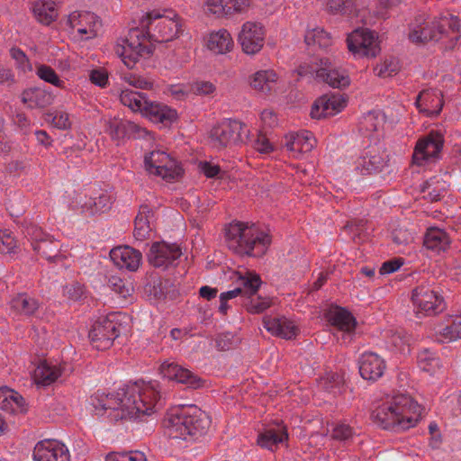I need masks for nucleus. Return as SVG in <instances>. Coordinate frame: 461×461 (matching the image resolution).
Returning <instances> with one entry per match:
<instances>
[{
  "label": "nucleus",
  "mask_w": 461,
  "mask_h": 461,
  "mask_svg": "<svg viewBox=\"0 0 461 461\" xmlns=\"http://www.w3.org/2000/svg\"><path fill=\"white\" fill-rule=\"evenodd\" d=\"M123 81L129 86L140 89H149L152 86V83L146 80L144 77L134 74H129L122 77Z\"/></svg>",
  "instance_id": "62"
},
{
  "label": "nucleus",
  "mask_w": 461,
  "mask_h": 461,
  "mask_svg": "<svg viewBox=\"0 0 461 461\" xmlns=\"http://www.w3.org/2000/svg\"><path fill=\"white\" fill-rule=\"evenodd\" d=\"M33 461H71L68 447L56 439L39 441L32 452Z\"/></svg>",
  "instance_id": "19"
},
{
  "label": "nucleus",
  "mask_w": 461,
  "mask_h": 461,
  "mask_svg": "<svg viewBox=\"0 0 461 461\" xmlns=\"http://www.w3.org/2000/svg\"><path fill=\"white\" fill-rule=\"evenodd\" d=\"M105 461H147L143 452L130 451L126 453H111L106 456Z\"/></svg>",
  "instance_id": "56"
},
{
  "label": "nucleus",
  "mask_w": 461,
  "mask_h": 461,
  "mask_svg": "<svg viewBox=\"0 0 461 461\" xmlns=\"http://www.w3.org/2000/svg\"><path fill=\"white\" fill-rule=\"evenodd\" d=\"M120 101L124 105L129 107L132 112H139L144 115V110L148 107L151 101L147 96L137 91L125 88L121 91Z\"/></svg>",
  "instance_id": "42"
},
{
  "label": "nucleus",
  "mask_w": 461,
  "mask_h": 461,
  "mask_svg": "<svg viewBox=\"0 0 461 461\" xmlns=\"http://www.w3.org/2000/svg\"><path fill=\"white\" fill-rule=\"evenodd\" d=\"M252 147L261 155H267L275 149V147L270 142L269 139L262 133L258 135L257 139L252 143Z\"/></svg>",
  "instance_id": "58"
},
{
  "label": "nucleus",
  "mask_w": 461,
  "mask_h": 461,
  "mask_svg": "<svg viewBox=\"0 0 461 461\" xmlns=\"http://www.w3.org/2000/svg\"><path fill=\"white\" fill-rule=\"evenodd\" d=\"M387 344L388 347L397 352L404 354L406 351H409L407 339L399 332L393 333L387 339Z\"/></svg>",
  "instance_id": "59"
},
{
  "label": "nucleus",
  "mask_w": 461,
  "mask_h": 461,
  "mask_svg": "<svg viewBox=\"0 0 461 461\" xmlns=\"http://www.w3.org/2000/svg\"><path fill=\"white\" fill-rule=\"evenodd\" d=\"M263 325L271 335L285 339L295 338L300 330L296 321L286 316H265Z\"/></svg>",
  "instance_id": "23"
},
{
  "label": "nucleus",
  "mask_w": 461,
  "mask_h": 461,
  "mask_svg": "<svg viewBox=\"0 0 461 461\" xmlns=\"http://www.w3.org/2000/svg\"><path fill=\"white\" fill-rule=\"evenodd\" d=\"M67 24L69 34L76 41H88L95 38L102 26L97 15L85 10L70 13Z\"/></svg>",
  "instance_id": "9"
},
{
  "label": "nucleus",
  "mask_w": 461,
  "mask_h": 461,
  "mask_svg": "<svg viewBox=\"0 0 461 461\" xmlns=\"http://www.w3.org/2000/svg\"><path fill=\"white\" fill-rule=\"evenodd\" d=\"M146 171L154 176L166 181L178 178L182 174V168L178 163L163 150H153L144 158Z\"/></svg>",
  "instance_id": "11"
},
{
  "label": "nucleus",
  "mask_w": 461,
  "mask_h": 461,
  "mask_svg": "<svg viewBox=\"0 0 461 461\" xmlns=\"http://www.w3.org/2000/svg\"><path fill=\"white\" fill-rule=\"evenodd\" d=\"M203 10L216 17L227 15V0H202Z\"/></svg>",
  "instance_id": "50"
},
{
  "label": "nucleus",
  "mask_w": 461,
  "mask_h": 461,
  "mask_svg": "<svg viewBox=\"0 0 461 461\" xmlns=\"http://www.w3.org/2000/svg\"><path fill=\"white\" fill-rule=\"evenodd\" d=\"M250 88L261 95L282 92L284 82L274 69H259L249 77Z\"/></svg>",
  "instance_id": "17"
},
{
  "label": "nucleus",
  "mask_w": 461,
  "mask_h": 461,
  "mask_svg": "<svg viewBox=\"0 0 461 461\" xmlns=\"http://www.w3.org/2000/svg\"><path fill=\"white\" fill-rule=\"evenodd\" d=\"M443 142V135L440 132L431 131L418 141L413 153L414 162L422 166L426 162L438 158L442 149Z\"/></svg>",
  "instance_id": "18"
},
{
  "label": "nucleus",
  "mask_w": 461,
  "mask_h": 461,
  "mask_svg": "<svg viewBox=\"0 0 461 461\" xmlns=\"http://www.w3.org/2000/svg\"><path fill=\"white\" fill-rule=\"evenodd\" d=\"M25 235L35 252L51 261L59 255V242L32 223L25 227Z\"/></svg>",
  "instance_id": "16"
},
{
  "label": "nucleus",
  "mask_w": 461,
  "mask_h": 461,
  "mask_svg": "<svg viewBox=\"0 0 461 461\" xmlns=\"http://www.w3.org/2000/svg\"><path fill=\"white\" fill-rule=\"evenodd\" d=\"M327 319L332 326L342 333L344 343L351 341L357 321L348 310L338 306L332 307L327 312Z\"/></svg>",
  "instance_id": "25"
},
{
  "label": "nucleus",
  "mask_w": 461,
  "mask_h": 461,
  "mask_svg": "<svg viewBox=\"0 0 461 461\" xmlns=\"http://www.w3.org/2000/svg\"><path fill=\"white\" fill-rule=\"evenodd\" d=\"M112 204L110 196L102 194L98 197H87L78 195L71 203V209L77 213L85 215H95L106 212Z\"/></svg>",
  "instance_id": "27"
},
{
  "label": "nucleus",
  "mask_w": 461,
  "mask_h": 461,
  "mask_svg": "<svg viewBox=\"0 0 461 461\" xmlns=\"http://www.w3.org/2000/svg\"><path fill=\"white\" fill-rule=\"evenodd\" d=\"M143 117H146L155 124L169 126L176 121L178 115L175 109L166 104L150 102L144 110Z\"/></svg>",
  "instance_id": "32"
},
{
  "label": "nucleus",
  "mask_w": 461,
  "mask_h": 461,
  "mask_svg": "<svg viewBox=\"0 0 461 461\" xmlns=\"http://www.w3.org/2000/svg\"><path fill=\"white\" fill-rule=\"evenodd\" d=\"M316 143V139L311 131H301L286 134L285 147L289 157L301 158L303 154L312 151Z\"/></svg>",
  "instance_id": "22"
},
{
  "label": "nucleus",
  "mask_w": 461,
  "mask_h": 461,
  "mask_svg": "<svg viewBox=\"0 0 461 461\" xmlns=\"http://www.w3.org/2000/svg\"><path fill=\"white\" fill-rule=\"evenodd\" d=\"M32 11L40 23L50 25L59 16V5L53 0H36Z\"/></svg>",
  "instance_id": "36"
},
{
  "label": "nucleus",
  "mask_w": 461,
  "mask_h": 461,
  "mask_svg": "<svg viewBox=\"0 0 461 461\" xmlns=\"http://www.w3.org/2000/svg\"><path fill=\"white\" fill-rule=\"evenodd\" d=\"M450 244L447 234L441 229L429 228L424 237V246L435 253L445 251Z\"/></svg>",
  "instance_id": "41"
},
{
  "label": "nucleus",
  "mask_w": 461,
  "mask_h": 461,
  "mask_svg": "<svg viewBox=\"0 0 461 461\" xmlns=\"http://www.w3.org/2000/svg\"><path fill=\"white\" fill-rule=\"evenodd\" d=\"M105 131L114 140H121L135 132L138 126L130 121L119 117H105Z\"/></svg>",
  "instance_id": "35"
},
{
  "label": "nucleus",
  "mask_w": 461,
  "mask_h": 461,
  "mask_svg": "<svg viewBox=\"0 0 461 461\" xmlns=\"http://www.w3.org/2000/svg\"><path fill=\"white\" fill-rule=\"evenodd\" d=\"M242 287H237L233 290H230L221 293L220 295V301L230 300L237 297L239 294L249 297L254 295L261 285V280L258 275L252 272L246 273L245 276L240 277Z\"/></svg>",
  "instance_id": "33"
},
{
  "label": "nucleus",
  "mask_w": 461,
  "mask_h": 461,
  "mask_svg": "<svg viewBox=\"0 0 461 461\" xmlns=\"http://www.w3.org/2000/svg\"><path fill=\"white\" fill-rule=\"evenodd\" d=\"M253 0H227V15L246 12Z\"/></svg>",
  "instance_id": "60"
},
{
  "label": "nucleus",
  "mask_w": 461,
  "mask_h": 461,
  "mask_svg": "<svg viewBox=\"0 0 461 461\" xmlns=\"http://www.w3.org/2000/svg\"><path fill=\"white\" fill-rule=\"evenodd\" d=\"M35 73L40 79L46 83L59 88L65 87L64 80L60 79L55 70L50 66L44 64H37Z\"/></svg>",
  "instance_id": "46"
},
{
  "label": "nucleus",
  "mask_w": 461,
  "mask_h": 461,
  "mask_svg": "<svg viewBox=\"0 0 461 461\" xmlns=\"http://www.w3.org/2000/svg\"><path fill=\"white\" fill-rule=\"evenodd\" d=\"M63 372L62 366L50 361H41L31 371V379L38 387L49 386L55 383Z\"/></svg>",
  "instance_id": "28"
},
{
  "label": "nucleus",
  "mask_w": 461,
  "mask_h": 461,
  "mask_svg": "<svg viewBox=\"0 0 461 461\" xmlns=\"http://www.w3.org/2000/svg\"><path fill=\"white\" fill-rule=\"evenodd\" d=\"M63 294L70 301H80L86 297V292L79 283H71L64 286Z\"/></svg>",
  "instance_id": "54"
},
{
  "label": "nucleus",
  "mask_w": 461,
  "mask_h": 461,
  "mask_svg": "<svg viewBox=\"0 0 461 461\" xmlns=\"http://www.w3.org/2000/svg\"><path fill=\"white\" fill-rule=\"evenodd\" d=\"M249 131L245 124L237 120H223L210 131V141L215 148L238 144L248 138Z\"/></svg>",
  "instance_id": "10"
},
{
  "label": "nucleus",
  "mask_w": 461,
  "mask_h": 461,
  "mask_svg": "<svg viewBox=\"0 0 461 461\" xmlns=\"http://www.w3.org/2000/svg\"><path fill=\"white\" fill-rule=\"evenodd\" d=\"M168 93L171 96L177 100H183L186 98L191 93V85L176 84L171 85L168 89Z\"/></svg>",
  "instance_id": "63"
},
{
  "label": "nucleus",
  "mask_w": 461,
  "mask_h": 461,
  "mask_svg": "<svg viewBox=\"0 0 461 461\" xmlns=\"http://www.w3.org/2000/svg\"><path fill=\"white\" fill-rule=\"evenodd\" d=\"M387 156L378 146H368L356 157L350 170L355 177L371 176L384 169L387 163Z\"/></svg>",
  "instance_id": "12"
},
{
  "label": "nucleus",
  "mask_w": 461,
  "mask_h": 461,
  "mask_svg": "<svg viewBox=\"0 0 461 461\" xmlns=\"http://www.w3.org/2000/svg\"><path fill=\"white\" fill-rule=\"evenodd\" d=\"M159 371L164 378L182 384L187 388L197 389L203 384V380L198 375L174 361H164L160 365Z\"/></svg>",
  "instance_id": "20"
},
{
  "label": "nucleus",
  "mask_w": 461,
  "mask_h": 461,
  "mask_svg": "<svg viewBox=\"0 0 461 461\" xmlns=\"http://www.w3.org/2000/svg\"><path fill=\"white\" fill-rule=\"evenodd\" d=\"M344 384L343 376L338 373H329L324 377H321L319 382V386L325 392L332 394L340 393L341 387Z\"/></svg>",
  "instance_id": "47"
},
{
  "label": "nucleus",
  "mask_w": 461,
  "mask_h": 461,
  "mask_svg": "<svg viewBox=\"0 0 461 461\" xmlns=\"http://www.w3.org/2000/svg\"><path fill=\"white\" fill-rule=\"evenodd\" d=\"M457 17L445 14L438 17L419 15L411 24L409 39L414 43L434 42L441 49L452 50L460 39Z\"/></svg>",
  "instance_id": "4"
},
{
  "label": "nucleus",
  "mask_w": 461,
  "mask_h": 461,
  "mask_svg": "<svg viewBox=\"0 0 461 461\" xmlns=\"http://www.w3.org/2000/svg\"><path fill=\"white\" fill-rule=\"evenodd\" d=\"M108 285L115 294L123 299L131 296L133 293V286L131 284L122 280L119 276H111L109 278Z\"/></svg>",
  "instance_id": "49"
},
{
  "label": "nucleus",
  "mask_w": 461,
  "mask_h": 461,
  "mask_svg": "<svg viewBox=\"0 0 461 461\" xmlns=\"http://www.w3.org/2000/svg\"><path fill=\"white\" fill-rule=\"evenodd\" d=\"M288 438L286 429L283 426L276 429H267L258 437V444L261 447L274 451L280 444H283Z\"/></svg>",
  "instance_id": "40"
},
{
  "label": "nucleus",
  "mask_w": 461,
  "mask_h": 461,
  "mask_svg": "<svg viewBox=\"0 0 461 461\" xmlns=\"http://www.w3.org/2000/svg\"><path fill=\"white\" fill-rule=\"evenodd\" d=\"M422 407L411 396L388 394L375 407L371 417L381 428L400 432L415 427L421 418Z\"/></svg>",
  "instance_id": "3"
},
{
  "label": "nucleus",
  "mask_w": 461,
  "mask_h": 461,
  "mask_svg": "<svg viewBox=\"0 0 461 461\" xmlns=\"http://www.w3.org/2000/svg\"><path fill=\"white\" fill-rule=\"evenodd\" d=\"M305 43L308 46L327 49L332 44L330 34L321 27L308 29L304 35Z\"/></svg>",
  "instance_id": "44"
},
{
  "label": "nucleus",
  "mask_w": 461,
  "mask_h": 461,
  "mask_svg": "<svg viewBox=\"0 0 461 461\" xmlns=\"http://www.w3.org/2000/svg\"><path fill=\"white\" fill-rule=\"evenodd\" d=\"M181 254V249L176 244H168L164 241L155 242L150 247L148 259L155 267L167 268L174 265Z\"/></svg>",
  "instance_id": "21"
},
{
  "label": "nucleus",
  "mask_w": 461,
  "mask_h": 461,
  "mask_svg": "<svg viewBox=\"0 0 461 461\" xmlns=\"http://www.w3.org/2000/svg\"><path fill=\"white\" fill-rule=\"evenodd\" d=\"M9 304L14 312L25 316L33 315L40 307L38 300L27 294H16L11 299Z\"/></svg>",
  "instance_id": "43"
},
{
  "label": "nucleus",
  "mask_w": 461,
  "mask_h": 461,
  "mask_svg": "<svg viewBox=\"0 0 461 461\" xmlns=\"http://www.w3.org/2000/svg\"><path fill=\"white\" fill-rule=\"evenodd\" d=\"M10 55L15 61L17 68L23 72H31L33 70L32 65L27 58L26 54L18 48H12Z\"/></svg>",
  "instance_id": "55"
},
{
  "label": "nucleus",
  "mask_w": 461,
  "mask_h": 461,
  "mask_svg": "<svg viewBox=\"0 0 461 461\" xmlns=\"http://www.w3.org/2000/svg\"><path fill=\"white\" fill-rule=\"evenodd\" d=\"M346 43L355 59H374L381 50L377 33L366 28H357L348 33Z\"/></svg>",
  "instance_id": "8"
},
{
  "label": "nucleus",
  "mask_w": 461,
  "mask_h": 461,
  "mask_svg": "<svg viewBox=\"0 0 461 461\" xmlns=\"http://www.w3.org/2000/svg\"><path fill=\"white\" fill-rule=\"evenodd\" d=\"M203 47L213 55H225L234 47L231 34L226 29L212 30L203 37Z\"/></svg>",
  "instance_id": "24"
},
{
  "label": "nucleus",
  "mask_w": 461,
  "mask_h": 461,
  "mask_svg": "<svg viewBox=\"0 0 461 461\" xmlns=\"http://www.w3.org/2000/svg\"><path fill=\"white\" fill-rule=\"evenodd\" d=\"M266 34L267 30L261 23L248 21L240 27L238 42L245 54L253 56L263 49Z\"/></svg>",
  "instance_id": "15"
},
{
  "label": "nucleus",
  "mask_w": 461,
  "mask_h": 461,
  "mask_svg": "<svg viewBox=\"0 0 461 461\" xmlns=\"http://www.w3.org/2000/svg\"><path fill=\"white\" fill-rule=\"evenodd\" d=\"M354 433L353 429L349 425L339 422L332 428L331 438L339 441H348L352 438Z\"/></svg>",
  "instance_id": "57"
},
{
  "label": "nucleus",
  "mask_w": 461,
  "mask_h": 461,
  "mask_svg": "<svg viewBox=\"0 0 461 461\" xmlns=\"http://www.w3.org/2000/svg\"><path fill=\"white\" fill-rule=\"evenodd\" d=\"M411 300L418 315H433L444 309L442 296L429 285H421L413 289Z\"/></svg>",
  "instance_id": "14"
},
{
  "label": "nucleus",
  "mask_w": 461,
  "mask_h": 461,
  "mask_svg": "<svg viewBox=\"0 0 461 461\" xmlns=\"http://www.w3.org/2000/svg\"><path fill=\"white\" fill-rule=\"evenodd\" d=\"M228 247L239 254L261 256L270 245L271 239L267 233L256 224L249 222H231L226 229Z\"/></svg>",
  "instance_id": "6"
},
{
  "label": "nucleus",
  "mask_w": 461,
  "mask_h": 461,
  "mask_svg": "<svg viewBox=\"0 0 461 461\" xmlns=\"http://www.w3.org/2000/svg\"><path fill=\"white\" fill-rule=\"evenodd\" d=\"M215 90V86L209 81H196L191 85V93L199 95H210Z\"/></svg>",
  "instance_id": "61"
},
{
  "label": "nucleus",
  "mask_w": 461,
  "mask_h": 461,
  "mask_svg": "<svg viewBox=\"0 0 461 461\" xmlns=\"http://www.w3.org/2000/svg\"><path fill=\"white\" fill-rule=\"evenodd\" d=\"M54 96L44 86H34L25 89L22 94V101L30 108L45 107L52 104Z\"/></svg>",
  "instance_id": "34"
},
{
  "label": "nucleus",
  "mask_w": 461,
  "mask_h": 461,
  "mask_svg": "<svg viewBox=\"0 0 461 461\" xmlns=\"http://www.w3.org/2000/svg\"><path fill=\"white\" fill-rule=\"evenodd\" d=\"M247 297L246 302L243 303L247 311L252 314H258L268 309L271 305L270 301L267 298H250Z\"/></svg>",
  "instance_id": "53"
},
{
  "label": "nucleus",
  "mask_w": 461,
  "mask_h": 461,
  "mask_svg": "<svg viewBox=\"0 0 461 461\" xmlns=\"http://www.w3.org/2000/svg\"><path fill=\"white\" fill-rule=\"evenodd\" d=\"M158 387L156 381H138L112 393L97 392L90 396L89 404L97 416L107 414L116 420L137 419L153 411L160 397Z\"/></svg>",
  "instance_id": "2"
},
{
  "label": "nucleus",
  "mask_w": 461,
  "mask_h": 461,
  "mask_svg": "<svg viewBox=\"0 0 461 461\" xmlns=\"http://www.w3.org/2000/svg\"><path fill=\"white\" fill-rule=\"evenodd\" d=\"M300 77H312L328 84L333 88L347 87L350 84L348 73L336 69L328 57H313L309 63H303L297 69Z\"/></svg>",
  "instance_id": "7"
},
{
  "label": "nucleus",
  "mask_w": 461,
  "mask_h": 461,
  "mask_svg": "<svg viewBox=\"0 0 461 461\" xmlns=\"http://www.w3.org/2000/svg\"><path fill=\"white\" fill-rule=\"evenodd\" d=\"M154 220V213L148 205H141L134 221V238L138 240H144L149 237Z\"/></svg>",
  "instance_id": "38"
},
{
  "label": "nucleus",
  "mask_w": 461,
  "mask_h": 461,
  "mask_svg": "<svg viewBox=\"0 0 461 461\" xmlns=\"http://www.w3.org/2000/svg\"><path fill=\"white\" fill-rule=\"evenodd\" d=\"M0 409L4 411L18 414L26 411L24 399L16 391L8 387L0 388Z\"/></svg>",
  "instance_id": "37"
},
{
  "label": "nucleus",
  "mask_w": 461,
  "mask_h": 461,
  "mask_svg": "<svg viewBox=\"0 0 461 461\" xmlns=\"http://www.w3.org/2000/svg\"><path fill=\"white\" fill-rule=\"evenodd\" d=\"M416 105L420 113L429 117H436L443 107V95L440 90L428 89L418 95Z\"/></svg>",
  "instance_id": "31"
},
{
  "label": "nucleus",
  "mask_w": 461,
  "mask_h": 461,
  "mask_svg": "<svg viewBox=\"0 0 461 461\" xmlns=\"http://www.w3.org/2000/svg\"><path fill=\"white\" fill-rule=\"evenodd\" d=\"M18 250L16 238L9 230H0V253L14 255Z\"/></svg>",
  "instance_id": "48"
},
{
  "label": "nucleus",
  "mask_w": 461,
  "mask_h": 461,
  "mask_svg": "<svg viewBox=\"0 0 461 461\" xmlns=\"http://www.w3.org/2000/svg\"><path fill=\"white\" fill-rule=\"evenodd\" d=\"M140 25L131 28L126 36L120 37L114 44V52L128 68H132L141 59H148L153 52L150 40L168 42L182 33V20L173 10H152L140 18Z\"/></svg>",
  "instance_id": "1"
},
{
  "label": "nucleus",
  "mask_w": 461,
  "mask_h": 461,
  "mask_svg": "<svg viewBox=\"0 0 461 461\" xmlns=\"http://www.w3.org/2000/svg\"><path fill=\"white\" fill-rule=\"evenodd\" d=\"M417 361L420 369L429 375L436 374L441 366L439 358L429 349L421 350L417 357Z\"/></svg>",
  "instance_id": "45"
},
{
  "label": "nucleus",
  "mask_w": 461,
  "mask_h": 461,
  "mask_svg": "<svg viewBox=\"0 0 461 461\" xmlns=\"http://www.w3.org/2000/svg\"><path fill=\"white\" fill-rule=\"evenodd\" d=\"M399 68L398 60L396 59H389L377 64L374 68V72L377 77H388L396 74Z\"/></svg>",
  "instance_id": "51"
},
{
  "label": "nucleus",
  "mask_w": 461,
  "mask_h": 461,
  "mask_svg": "<svg viewBox=\"0 0 461 461\" xmlns=\"http://www.w3.org/2000/svg\"><path fill=\"white\" fill-rule=\"evenodd\" d=\"M89 78L95 86L104 87L108 84V72L104 68H95L91 70Z\"/></svg>",
  "instance_id": "64"
},
{
  "label": "nucleus",
  "mask_w": 461,
  "mask_h": 461,
  "mask_svg": "<svg viewBox=\"0 0 461 461\" xmlns=\"http://www.w3.org/2000/svg\"><path fill=\"white\" fill-rule=\"evenodd\" d=\"M384 116L378 112H370L365 115L362 125L367 131H375L383 127Z\"/></svg>",
  "instance_id": "52"
},
{
  "label": "nucleus",
  "mask_w": 461,
  "mask_h": 461,
  "mask_svg": "<svg viewBox=\"0 0 461 461\" xmlns=\"http://www.w3.org/2000/svg\"><path fill=\"white\" fill-rule=\"evenodd\" d=\"M359 374L365 380L375 381L385 369L384 359L375 353H363L358 361Z\"/></svg>",
  "instance_id": "30"
},
{
  "label": "nucleus",
  "mask_w": 461,
  "mask_h": 461,
  "mask_svg": "<svg viewBox=\"0 0 461 461\" xmlns=\"http://www.w3.org/2000/svg\"><path fill=\"white\" fill-rule=\"evenodd\" d=\"M347 106V100L341 95H322L312 104L311 115L314 119L333 116Z\"/></svg>",
  "instance_id": "26"
},
{
  "label": "nucleus",
  "mask_w": 461,
  "mask_h": 461,
  "mask_svg": "<svg viewBox=\"0 0 461 461\" xmlns=\"http://www.w3.org/2000/svg\"><path fill=\"white\" fill-rule=\"evenodd\" d=\"M110 258L119 268L131 272L139 268L142 260L141 253L129 246L113 249L110 251Z\"/></svg>",
  "instance_id": "29"
},
{
  "label": "nucleus",
  "mask_w": 461,
  "mask_h": 461,
  "mask_svg": "<svg viewBox=\"0 0 461 461\" xmlns=\"http://www.w3.org/2000/svg\"><path fill=\"white\" fill-rule=\"evenodd\" d=\"M210 422L208 415L197 406L178 405L167 411L164 428L172 438L194 441L207 432Z\"/></svg>",
  "instance_id": "5"
},
{
  "label": "nucleus",
  "mask_w": 461,
  "mask_h": 461,
  "mask_svg": "<svg viewBox=\"0 0 461 461\" xmlns=\"http://www.w3.org/2000/svg\"><path fill=\"white\" fill-rule=\"evenodd\" d=\"M120 326L119 316L115 313L100 318L89 331L93 346L98 350L109 348L120 335Z\"/></svg>",
  "instance_id": "13"
},
{
  "label": "nucleus",
  "mask_w": 461,
  "mask_h": 461,
  "mask_svg": "<svg viewBox=\"0 0 461 461\" xmlns=\"http://www.w3.org/2000/svg\"><path fill=\"white\" fill-rule=\"evenodd\" d=\"M441 342H450L461 339V312L447 317L445 323L436 330Z\"/></svg>",
  "instance_id": "39"
}]
</instances>
